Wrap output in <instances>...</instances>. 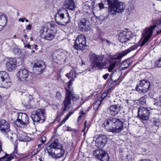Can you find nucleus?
<instances>
[{
    "instance_id": "nucleus-26",
    "label": "nucleus",
    "mask_w": 161,
    "mask_h": 161,
    "mask_svg": "<svg viewBox=\"0 0 161 161\" xmlns=\"http://www.w3.org/2000/svg\"><path fill=\"white\" fill-rule=\"evenodd\" d=\"M108 108L109 112L112 116H115L117 114L120 110V107L119 105H112Z\"/></svg>"
},
{
    "instance_id": "nucleus-50",
    "label": "nucleus",
    "mask_w": 161,
    "mask_h": 161,
    "mask_svg": "<svg viewBox=\"0 0 161 161\" xmlns=\"http://www.w3.org/2000/svg\"><path fill=\"white\" fill-rule=\"evenodd\" d=\"M159 120L158 119H157L156 120L154 121V125L156 126H158L159 125L158 123L159 122Z\"/></svg>"
},
{
    "instance_id": "nucleus-16",
    "label": "nucleus",
    "mask_w": 161,
    "mask_h": 161,
    "mask_svg": "<svg viewBox=\"0 0 161 161\" xmlns=\"http://www.w3.org/2000/svg\"><path fill=\"white\" fill-rule=\"evenodd\" d=\"M138 116L143 120H147L148 117L150 116L149 110L144 107H141L138 109Z\"/></svg>"
},
{
    "instance_id": "nucleus-60",
    "label": "nucleus",
    "mask_w": 161,
    "mask_h": 161,
    "mask_svg": "<svg viewBox=\"0 0 161 161\" xmlns=\"http://www.w3.org/2000/svg\"><path fill=\"white\" fill-rule=\"evenodd\" d=\"M42 143L41 144H39L38 145V148L40 147H41V146L42 145Z\"/></svg>"
},
{
    "instance_id": "nucleus-58",
    "label": "nucleus",
    "mask_w": 161,
    "mask_h": 161,
    "mask_svg": "<svg viewBox=\"0 0 161 161\" xmlns=\"http://www.w3.org/2000/svg\"><path fill=\"white\" fill-rule=\"evenodd\" d=\"M127 68H128L127 67H126V66H125L124 67H122V70H124V69H127Z\"/></svg>"
},
{
    "instance_id": "nucleus-10",
    "label": "nucleus",
    "mask_w": 161,
    "mask_h": 161,
    "mask_svg": "<svg viewBox=\"0 0 161 161\" xmlns=\"http://www.w3.org/2000/svg\"><path fill=\"white\" fill-rule=\"evenodd\" d=\"M12 85L10 77L5 71H0V87L7 88Z\"/></svg>"
},
{
    "instance_id": "nucleus-18",
    "label": "nucleus",
    "mask_w": 161,
    "mask_h": 161,
    "mask_svg": "<svg viewBox=\"0 0 161 161\" xmlns=\"http://www.w3.org/2000/svg\"><path fill=\"white\" fill-rule=\"evenodd\" d=\"M49 150L48 153L50 154L55 155V157L56 158H60L63 157L64 155L65 152L63 149L62 146L61 147H58L57 148H52Z\"/></svg>"
},
{
    "instance_id": "nucleus-13",
    "label": "nucleus",
    "mask_w": 161,
    "mask_h": 161,
    "mask_svg": "<svg viewBox=\"0 0 161 161\" xmlns=\"http://www.w3.org/2000/svg\"><path fill=\"white\" fill-rule=\"evenodd\" d=\"M150 88V83L149 81L142 80L140 81V83L137 85L135 89L140 93H144L147 92Z\"/></svg>"
},
{
    "instance_id": "nucleus-3",
    "label": "nucleus",
    "mask_w": 161,
    "mask_h": 161,
    "mask_svg": "<svg viewBox=\"0 0 161 161\" xmlns=\"http://www.w3.org/2000/svg\"><path fill=\"white\" fill-rule=\"evenodd\" d=\"M108 2V7L107 12V17L110 15H115L117 13H120L124 11L125 8V3L119 0H107Z\"/></svg>"
},
{
    "instance_id": "nucleus-38",
    "label": "nucleus",
    "mask_w": 161,
    "mask_h": 161,
    "mask_svg": "<svg viewBox=\"0 0 161 161\" xmlns=\"http://www.w3.org/2000/svg\"><path fill=\"white\" fill-rule=\"evenodd\" d=\"M140 103L142 105L146 104V97H142L139 100Z\"/></svg>"
},
{
    "instance_id": "nucleus-1",
    "label": "nucleus",
    "mask_w": 161,
    "mask_h": 161,
    "mask_svg": "<svg viewBox=\"0 0 161 161\" xmlns=\"http://www.w3.org/2000/svg\"><path fill=\"white\" fill-rule=\"evenodd\" d=\"M137 47V45H135L128 49L123 51L119 56L116 57H111L110 58L112 60V62L110 63L109 66L108 67L106 66L107 62L106 60H104L103 56L96 54L94 53L91 52L89 54V57L91 64L86 70L93 72L97 68L100 69L106 68L108 69L109 72H111L114 69L116 64L117 59H120L131 51L136 49Z\"/></svg>"
},
{
    "instance_id": "nucleus-47",
    "label": "nucleus",
    "mask_w": 161,
    "mask_h": 161,
    "mask_svg": "<svg viewBox=\"0 0 161 161\" xmlns=\"http://www.w3.org/2000/svg\"><path fill=\"white\" fill-rule=\"evenodd\" d=\"M85 113L83 111H81L80 113V115L77 119V121L78 122L82 117V115L85 114Z\"/></svg>"
},
{
    "instance_id": "nucleus-43",
    "label": "nucleus",
    "mask_w": 161,
    "mask_h": 161,
    "mask_svg": "<svg viewBox=\"0 0 161 161\" xmlns=\"http://www.w3.org/2000/svg\"><path fill=\"white\" fill-rule=\"evenodd\" d=\"M154 105L161 106V96L159 97L158 100L156 101V102L154 103Z\"/></svg>"
},
{
    "instance_id": "nucleus-41",
    "label": "nucleus",
    "mask_w": 161,
    "mask_h": 161,
    "mask_svg": "<svg viewBox=\"0 0 161 161\" xmlns=\"http://www.w3.org/2000/svg\"><path fill=\"white\" fill-rule=\"evenodd\" d=\"M131 64L129 60H125L123 62V64L125 66L127 67L128 68Z\"/></svg>"
},
{
    "instance_id": "nucleus-32",
    "label": "nucleus",
    "mask_w": 161,
    "mask_h": 161,
    "mask_svg": "<svg viewBox=\"0 0 161 161\" xmlns=\"http://www.w3.org/2000/svg\"><path fill=\"white\" fill-rule=\"evenodd\" d=\"M11 50L15 54H20L21 52V50L15 46H13L11 47Z\"/></svg>"
},
{
    "instance_id": "nucleus-61",
    "label": "nucleus",
    "mask_w": 161,
    "mask_h": 161,
    "mask_svg": "<svg viewBox=\"0 0 161 161\" xmlns=\"http://www.w3.org/2000/svg\"><path fill=\"white\" fill-rule=\"evenodd\" d=\"M25 21L26 22H29V20H28V19H26V18H25Z\"/></svg>"
},
{
    "instance_id": "nucleus-49",
    "label": "nucleus",
    "mask_w": 161,
    "mask_h": 161,
    "mask_svg": "<svg viewBox=\"0 0 161 161\" xmlns=\"http://www.w3.org/2000/svg\"><path fill=\"white\" fill-rule=\"evenodd\" d=\"M32 161H42V158L40 157L38 158H34Z\"/></svg>"
},
{
    "instance_id": "nucleus-24",
    "label": "nucleus",
    "mask_w": 161,
    "mask_h": 161,
    "mask_svg": "<svg viewBox=\"0 0 161 161\" xmlns=\"http://www.w3.org/2000/svg\"><path fill=\"white\" fill-rule=\"evenodd\" d=\"M71 103V100L69 97V95L66 94L65 99L63 101L64 106L62 108L63 112H64L69 109Z\"/></svg>"
},
{
    "instance_id": "nucleus-19",
    "label": "nucleus",
    "mask_w": 161,
    "mask_h": 161,
    "mask_svg": "<svg viewBox=\"0 0 161 161\" xmlns=\"http://www.w3.org/2000/svg\"><path fill=\"white\" fill-rule=\"evenodd\" d=\"M33 68L37 74L39 75L42 73L45 69L46 66L42 60L36 61L33 65Z\"/></svg>"
},
{
    "instance_id": "nucleus-36",
    "label": "nucleus",
    "mask_w": 161,
    "mask_h": 161,
    "mask_svg": "<svg viewBox=\"0 0 161 161\" xmlns=\"http://www.w3.org/2000/svg\"><path fill=\"white\" fill-rule=\"evenodd\" d=\"M108 91H105L104 92L102 95V96L101 97L99 98L98 99V101H99L101 102L103 101V100L107 96L108 94Z\"/></svg>"
},
{
    "instance_id": "nucleus-7",
    "label": "nucleus",
    "mask_w": 161,
    "mask_h": 161,
    "mask_svg": "<svg viewBox=\"0 0 161 161\" xmlns=\"http://www.w3.org/2000/svg\"><path fill=\"white\" fill-rule=\"evenodd\" d=\"M14 115L17 117L14 122L17 126L20 128H26L29 123V118L25 113H14Z\"/></svg>"
},
{
    "instance_id": "nucleus-40",
    "label": "nucleus",
    "mask_w": 161,
    "mask_h": 161,
    "mask_svg": "<svg viewBox=\"0 0 161 161\" xmlns=\"http://www.w3.org/2000/svg\"><path fill=\"white\" fill-rule=\"evenodd\" d=\"M154 66L156 67H161V57L156 61Z\"/></svg>"
},
{
    "instance_id": "nucleus-5",
    "label": "nucleus",
    "mask_w": 161,
    "mask_h": 161,
    "mask_svg": "<svg viewBox=\"0 0 161 161\" xmlns=\"http://www.w3.org/2000/svg\"><path fill=\"white\" fill-rule=\"evenodd\" d=\"M55 18L56 23L60 25H65L70 21L69 14L67 10L64 9L59 10Z\"/></svg>"
},
{
    "instance_id": "nucleus-35",
    "label": "nucleus",
    "mask_w": 161,
    "mask_h": 161,
    "mask_svg": "<svg viewBox=\"0 0 161 161\" xmlns=\"http://www.w3.org/2000/svg\"><path fill=\"white\" fill-rule=\"evenodd\" d=\"M109 101L111 103H112L113 102L115 103V104L114 105H116L117 106L119 105L120 106H120L121 105V100L120 99H116L115 100H112L110 99H109Z\"/></svg>"
},
{
    "instance_id": "nucleus-23",
    "label": "nucleus",
    "mask_w": 161,
    "mask_h": 161,
    "mask_svg": "<svg viewBox=\"0 0 161 161\" xmlns=\"http://www.w3.org/2000/svg\"><path fill=\"white\" fill-rule=\"evenodd\" d=\"M0 128L2 132H8L10 131L9 122L4 119L0 120Z\"/></svg>"
},
{
    "instance_id": "nucleus-46",
    "label": "nucleus",
    "mask_w": 161,
    "mask_h": 161,
    "mask_svg": "<svg viewBox=\"0 0 161 161\" xmlns=\"http://www.w3.org/2000/svg\"><path fill=\"white\" fill-rule=\"evenodd\" d=\"M62 97V95L59 92H57L56 95V98L58 99H60Z\"/></svg>"
},
{
    "instance_id": "nucleus-25",
    "label": "nucleus",
    "mask_w": 161,
    "mask_h": 161,
    "mask_svg": "<svg viewBox=\"0 0 161 161\" xmlns=\"http://www.w3.org/2000/svg\"><path fill=\"white\" fill-rule=\"evenodd\" d=\"M53 142L47 148V151L49 152V150L52 148H57L58 147H61V145L59 143L58 140L57 139H54V137H52L51 138Z\"/></svg>"
},
{
    "instance_id": "nucleus-48",
    "label": "nucleus",
    "mask_w": 161,
    "mask_h": 161,
    "mask_svg": "<svg viewBox=\"0 0 161 161\" xmlns=\"http://www.w3.org/2000/svg\"><path fill=\"white\" fill-rule=\"evenodd\" d=\"M109 75V74L108 73H106L103 75V78L104 79L106 80L108 78Z\"/></svg>"
},
{
    "instance_id": "nucleus-54",
    "label": "nucleus",
    "mask_w": 161,
    "mask_h": 161,
    "mask_svg": "<svg viewBox=\"0 0 161 161\" xmlns=\"http://www.w3.org/2000/svg\"><path fill=\"white\" fill-rule=\"evenodd\" d=\"M102 40L103 41H106L107 43H108L109 44H110V42L108 40H107L106 39H102Z\"/></svg>"
},
{
    "instance_id": "nucleus-9",
    "label": "nucleus",
    "mask_w": 161,
    "mask_h": 161,
    "mask_svg": "<svg viewBox=\"0 0 161 161\" xmlns=\"http://www.w3.org/2000/svg\"><path fill=\"white\" fill-rule=\"evenodd\" d=\"M55 31L47 27H42L40 30V36L47 40L51 41L55 38Z\"/></svg>"
},
{
    "instance_id": "nucleus-22",
    "label": "nucleus",
    "mask_w": 161,
    "mask_h": 161,
    "mask_svg": "<svg viewBox=\"0 0 161 161\" xmlns=\"http://www.w3.org/2000/svg\"><path fill=\"white\" fill-rule=\"evenodd\" d=\"M19 153L18 150L17 146H15L14 148L13 153L8 156L6 158H5V156H4L0 158V161H10L14 158H17V155H19Z\"/></svg>"
},
{
    "instance_id": "nucleus-4",
    "label": "nucleus",
    "mask_w": 161,
    "mask_h": 161,
    "mask_svg": "<svg viewBox=\"0 0 161 161\" xmlns=\"http://www.w3.org/2000/svg\"><path fill=\"white\" fill-rule=\"evenodd\" d=\"M155 23V25L146 27L143 29L142 34V40L139 42V44L140 47L143 46L148 42L153 35V31L158 25H159L161 26V19L157 20Z\"/></svg>"
},
{
    "instance_id": "nucleus-45",
    "label": "nucleus",
    "mask_w": 161,
    "mask_h": 161,
    "mask_svg": "<svg viewBox=\"0 0 161 161\" xmlns=\"http://www.w3.org/2000/svg\"><path fill=\"white\" fill-rule=\"evenodd\" d=\"M46 140V137L44 136H41V139H40V142L42 143V144H43L44 143Z\"/></svg>"
},
{
    "instance_id": "nucleus-2",
    "label": "nucleus",
    "mask_w": 161,
    "mask_h": 161,
    "mask_svg": "<svg viewBox=\"0 0 161 161\" xmlns=\"http://www.w3.org/2000/svg\"><path fill=\"white\" fill-rule=\"evenodd\" d=\"M103 125L108 131L113 133L121 132L123 130V123L119 119L110 117L105 120Z\"/></svg>"
},
{
    "instance_id": "nucleus-34",
    "label": "nucleus",
    "mask_w": 161,
    "mask_h": 161,
    "mask_svg": "<svg viewBox=\"0 0 161 161\" xmlns=\"http://www.w3.org/2000/svg\"><path fill=\"white\" fill-rule=\"evenodd\" d=\"M107 4L108 6V2L107 0H102L101 2L98 3V6L100 9H102L104 8V5Z\"/></svg>"
},
{
    "instance_id": "nucleus-42",
    "label": "nucleus",
    "mask_w": 161,
    "mask_h": 161,
    "mask_svg": "<svg viewBox=\"0 0 161 161\" xmlns=\"http://www.w3.org/2000/svg\"><path fill=\"white\" fill-rule=\"evenodd\" d=\"M74 80V79L72 78L71 79L68 83V88H66V89H68L69 90H73L72 89H70V87L72 85V82Z\"/></svg>"
},
{
    "instance_id": "nucleus-28",
    "label": "nucleus",
    "mask_w": 161,
    "mask_h": 161,
    "mask_svg": "<svg viewBox=\"0 0 161 161\" xmlns=\"http://www.w3.org/2000/svg\"><path fill=\"white\" fill-rule=\"evenodd\" d=\"M61 52L58 50L54 51L52 54V57L53 61L57 62L58 61L61 60L62 58Z\"/></svg>"
},
{
    "instance_id": "nucleus-29",
    "label": "nucleus",
    "mask_w": 161,
    "mask_h": 161,
    "mask_svg": "<svg viewBox=\"0 0 161 161\" xmlns=\"http://www.w3.org/2000/svg\"><path fill=\"white\" fill-rule=\"evenodd\" d=\"M18 135L19 140L21 141H25L27 139V135L26 134L22 131H20L18 133Z\"/></svg>"
},
{
    "instance_id": "nucleus-14",
    "label": "nucleus",
    "mask_w": 161,
    "mask_h": 161,
    "mask_svg": "<svg viewBox=\"0 0 161 161\" xmlns=\"http://www.w3.org/2000/svg\"><path fill=\"white\" fill-rule=\"evenodd\" d=\"M93 154L101 161H108L109 156L107 153L101 149L93 151Z\"/></svg>"
},
{
    "instance_id": "nucleus-31",
    "label": "nucleus",
    "mask_w": 161,
    "mask_h": 161,
    "mask_svg": "<svg viewBox=\"0 0 161 161\" xmlns=\"http://www.w3.org/2000/svg\"><path fill=\"white\" fill-rule=\"evenodd\" d=\"M77 74L75 71L73 70H71L69 73H67L66 75L69 78H73L74 80L75 78L76 77Z\"/></svg>"
},
{
    "instance_id": "nucleus-63",
    "label": "nucleus",
    "mask_w": 161,
    "mask_h": 161,
    "mask_svg": "<svg viewBox=\"0 0 161 161\" xmlns=\"http://www.w3.org/2000/svg\"><path fill=\"white\" fill-rule=\"evenodd\" d=\"M24 38H26L27 37V35H25L24 36Z\"/></svg>"
},
{
    "instance_id": "nucleus-27",
    "label": "nucleus",
    "mask_w": 161,
    "mask_h": 161,
    "mask_svg": "<svg viewBox=\"0 0 161 161\" xmlns=\"http://www.w3.org/2000/svg\"><path fill=\"white\" fill-rule=\"evenodd\" d=\"M64 6L66 8L71 10H74L76 7L74 0H65Z\"/></svg>"
},
{
    "instance_id": "nucleus-52",
    "label": "nucleus",
    "mask_w": 161,
    "mask_h": 161,
    "mask_svg": "<svg viewBox=\"0 0 161 161\" xmlns=\"http://www.w3.org/2000/svg\"><path fill=\"white\" fill-rule=\"evenodd\" d=\"M25 19V18H20L19 19L18 21L19 22H21L23 23L24 22Z\"/></svg>"
},
{
    "instance_id": "nucleus-44",
    "label": "nucleus",
    "mask_w": 161,
    "mask_h": 161,
    "mask_svg": "<svg viewBox=\"0 0 161 161\" xmlns=\"http://www.w3.org/2000/svg\"><path fill=\"white\" fill-rule=\"evenodd\" d=\"M87 20L85 19H82L79 24H80L82 25H83L86 26H88L87 24Z\"/></svg>"
},
{
    "instance_id": "nucleus-64",
    "label": "nucleus",
    "mask_w": 161,
    "mask_h": 161,
    "mask_svg": "<svg viewBox=\"0 0 161 161\" xmlns=\"http://www.w3.org/2000/svg\"><path fill=\"white\" fill-rule=\"evenodd\" d=\"M35 52V51L34 50H32L31 51V53H34V52Z\"/></svg>"
},
{
    "instance_id": "nucleus-53",
    "label": "nucleus",
    "mask_w": 161,
    "mask_h": 161,
    "mask_svg": "<svg viewBox=\"0 0 161 161\" xmlns=\"http://www.w3.org/2000/svg\"><path fill=\"white\" fill-rule=\"evenodd\" d=\"M31 46L30 45V44H28V45H25L24 44V47H27V48L29 49L31 48Z\"/></svg>"
},
{
    "instance_id": "nucleus-57",
    "label": "nucleus",
    "mask_w": 161,
    "mask_h": 161,
    "mask_svg": "<svg viewBox=\"0 0 161 161\" xmlns=\"http://www.w3.org/2000/svg\"><path fill=\"white\" fill-rule=\"evenodd\" d=\"M37 47H38L37 45H35L34 46V49L36 50H37L38 49Z\"/></svg>"
},
{
    "instance_id": "nucleus-30",
    "label": "nucleus",
    "mask_w": 161,
    "mask_h": 161,
    "mask_svg": "<svg viewBox=\"0 0 161 161\" xmlns=\"http://www.w3.org/2000/svg\"><path fill=\"white\" fill-rule=\"evenodd\" d=\"M7 20L5 15L2 13H0V24L6 25Z\"/></svg>"
},
{
    "instance_id": "nucleus-55",
    "label": "nucleus",
    "mask_w": 161,
    "mask_h": 161,
    "mask_svg": "<svg viewBox=\"0 0 161 161\" xmlns=\"http://www.w3.org/2000/svg\"><path fill=\"white\" fill-rule=\"evenodd\" d=\"M5 25H3L2 24H0V31H1L3 27V26H4Z\"/></svg>"
},
{
    "instance_id": "nucleus-51",
    "label": "nucleus",
    "mask_w": 161,
    "mask_h": 161,
    "mask_svg": "<svg viewBox=\"0 0 161 161\" xmlns=\"http://www.w3.org/2000/svg\"><path fill=\"white\" fill-rule=\"evenodd\" d=\"M31 25L29 24L26 26V29L27 30H30L31 29Z\"/></svg>"
},
{
    "instance_id": "nucleus-21",
    "label": "nucleus",
    "mask_w": 161,
    "mask_h": 161,
    "mask_svg": "<svg viewBox=\"0 0 161 161\" xmlns=\"http://www.w3.org/2000/svg\"><path fill=\"white\" fill-rule=\"evenodd\" d=\"M66 94L69 95V97L70 99L71 98L74 104H77L80 103L81 100L79 99V95L75 94L73 90H69L66 89Z\"/></svg>"
},
{
    "instance_id": "nucleus-39",
    "label": "nucleus",
    "mask_w": 161,
    "mask_h": 161,
    "mask_svg": "<svg viewBox=\"0 0 161 161\" xmlns=\"http://www.w3.org/2000/svg\"><path fill=\"white\" fill-rule=\"evenodd\" d=\"M102 103V102L100 101H98V100L96 101L95 103L93 105V108L95 110H97L99 108L101 103Z\"/></svg>"
},
{
    "instance_id": "nucleus-17",
    "label": "nucleus",
    "mask_w": 161,
    "mask_h": 161,
    "mask_svg": "<svg viewBox=\"0 0 161 161\" xmlns=\"http://www.w3.org/2000/svg\"><path fill=\"white\" fill-rule=\"evenodd\" d=\"M108 138L105 135H101L98 136L96 140V145L98 148H103L107 143Z\"/></svg>"
},
{
    "instance_id": "nucleus-56",
    "label": "nucleus",
    "mask_w": 161,
    "mask_h": 161,
    "mask_svg": "<svg viewBox=\"0 0 161 161\" xmlns=\"http://www.w3.org/2000/svg\"><path fill=\"white\" fill-rule=\"evenodd\" d=\"M86 123H87V121H85L84 122V127L83 130H85V129L86 127Z\"/></svg>"
},
{
    "instance_id": "nucleus-8",
    "label": "nucleus",
    "mask_w": 161,
    "mask_h": 161,
    "mask_svg": "<svg viewBox=\"0 0 161 161\" xmlns=\"http://www.w3.org/2000/svg\"><path fill=\"white\" fill-rule=\"evenodd\" d=\"M74 48L78 51H83L87 48L86 37L82 35H79L75 39Z\"/></svg>"
},
{
    "instance_id": "nucleus-12",
    "label": "nucleus",
    "mask_w": 161,
    "mask_h": 161,
    "mask_svg": "<svg viewBox=\"0 0 161 161\" xmlns=\"http://www.w3.org/2000/svg\"><path fill=\"white\" fill-rule=\"evenodd\" d=\"M132 38V32L128 29H125L124 31L120 32L119 35V40L122 43L126 42Z\"/></svg>"
},
{
    "instance_id": "nucleus-59",
    "label": "nucleus",
    "mask_w": 161,
    "mask_h": 161,
    "mask_svg": "<svg viewBox=\"0 0 161 161\" xmlns=\"http://www.w3.org/2000/svg\"><path fill=\"white\" fill-rule=\"evenodd\" d=\"M119 80V78H118L117 79V80H112V81L113 82H116L118 81V80Z\"/></svg>"
},
{
    "instance_id": "nucleus-6",
    "label": "nucleus",
    "mask_w": 161,
    "mask_h": 161,
    "mask_svg": "<svg viewBox=\"0 0 161 161\" xmlns=\"http://www.w3.org/2000/svg\"><path fill=\"white\" fill-rule=\"evenodd\" d=\"M18 80L25 82L27 84L33 83L35 77L32 75H29L28 71L25 68L19 69L17 73Z\"/></svg>"
},
{
    "instance_id": "nucleus-20",
    "label": "nucleus",
    "mask_w": 161,
    "mask_h": 161,
    "mask_svg": "<svg viewBox=\"0 0 161 161\" xmlns=\"http://www.w3.org/2000/svg\"><path fill=\"white\" fill-rule=\"evenodd\" d=\"M17 61L14 58H9L6 61V69L7 71L11 72L16 67Z\"/></svg>"
},
{
    "instance_id": "nucleus-11",
    "label": "nucleus",
    "mask_w": 161,
    "mask_h": 161,
    "mask_svg": "<svg viewBox=\"0 0 161 161\" xmlns=\"http://www.w3.org/2000/svg\"><path fill=\"white\" fill-rule=\"evenodd\" d=\"M45 110L43 109H38L33 112L31 114V118L35 122H42L44 119Z\"/></svg>"
},
{
    "instance_id": "nucleus-62",
    "label": "nucleus",
    "mask_w": 161,
    "mask_h": 161,
    "mask_svg": "<svg viewBox=\"0 0 161 161\" xmlns=\"http://www.w3.org/2000/svg\"><path fill=\"white\" fill-rule=\"evenodd\" d=\"M2 97L1 95H0V103L2 101Z\"/></svg>"
},
{
    "instance_id": "nucleus-33",
    "label": "nucleus",
    "mask_w": 161,
    "mask_h": 161,
    "mask_svg": "<svg viewBox=\"0 0 161 161\" xmlns=\"http://www.w3.org/2000/svg\"><path fill=\"white\" fill-rule=\"evenodd\" d=\"M74 112L73 111H70L66 116L65 118L63 119V120L62 121L61 123H60L59 125V126H61L62 125L64 124L65 121L68 120V119L69 118V117L74 113Z\"/></svg>"
},
{
    "instance_id": "nucleus-37",
    "label": "nucleus",
    "mask_w": 161,
    "mask_h": 161,
    "mask_svg": "<svg viewBox=\"0 0 161 161\" xmlns=\"http://www.w3.org/2000/svg\"><path fill=\"white\" fill-rule=\"evenodd\" d=\"M79 27L82 31H87L89 29V26H85L79 24Z\"/></svg>"
},
{
    "instance_id": "nucleus-15",
    "label": "nucleus",
    "mask_w": 161,
    "mask_h": 161,
    "mask_svg": "<svg viewBox=\"0 0 161 161\" xmlns=\"http://www.w3.org/2000/svg\"><path fill=\"white\" fill-rule=\"evenodd\" d=\"M93 154L101 161H108L109 156L107 153L101 149L93 151Z\"/></svg>"
}]
</instances>
